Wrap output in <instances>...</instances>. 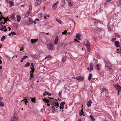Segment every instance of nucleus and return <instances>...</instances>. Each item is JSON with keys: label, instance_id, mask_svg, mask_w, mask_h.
Masks as SVG:
<instances>
[{"label": "nucleus", "instance_id": "1", "mask_svg": "<svg viewBox=\"0 0 121 121\" xmlns=\"http://www.w3.org/2000/svg\"><path fill=\"white\" fill-rule=\"evenodd\" d=\"M48 100V101H47V103H52V105H54V106H57L56 108L59 107V105L57 104V101L56 99H54L53 98H52Z\"/></svg>", "mask_w": 121, "mask_h": 121}, {"label": "nucleus", "instance_id": "2", "mask_svg": "<svg viewBox=\"0 0 121 121\" xmlns=\"http://www.w3.org/2000/svg\"><path fill=\"white\" fill-rule=\"evenodd\" d=\"M84 43L86 47L88 52H90V45L88 40L86 39H85L84 41Z\"/></svg>", "mask_w": 121, "mask_h": 121}, {"label": "nucleus", "instance_id": "3", "mask_svg": "<svg viewBox=\"0 0 121 121\" xmlns=\"http://www.w3.org/2000/svg\"><path fill=\"white\" fill-rule=\"evenodd\" d=\"M47 47L51 50H54V47L53 44L51 43L47 44Z\"/></svg>", "mask_w": 121, "mask_h": 121}, {"label": "nucleus", "instance_id": "4", "mask_svg": "<svg viewBox=\"0 0 121 121\" xmlns=\"http://www.w3.org/2000/svg\"><path fill=\"white\" fill-rule=\"evenodd\" d=\"M114 87L117 90H119L118 92L117 95H119V93L121 91V87L118 84H116L114 85Z\"/></svg>", "mask_w": 121, "mask_h": 121}, {"label": "nucleus", "instance_id": "5", "mask_svg": "<svg viewBox=\"0 0 121 121\" xmlns=\"http://www.w3.org/2000/svg\"><path fill=\"white\" fill-rule=\"evenodd\" d=\"M105 67L106 68H107L110 69H112V66L109 63L106 62L105 63Z\"/></svg>", "mask_w": 121, "mask_h": 121}, {"label": "nucleus", "instance_id": "6", "mask_svg": "<svg viewBox=\"0 0 121 121\" xmlns=\"http://www.w3.org/2000/svg\"><path fill=\"white\" fill-rule=\"evenodd\" d=\"M59 1H57L54 4L52 7L53 9L55 10L56 8L57 7V5L59 3Z\"/></svg>", "mask_w": 121, "mask_h": 121}, {"label": "nucleus", "instance_id": "7", "mask_svg": "<svg viewBox=\"0 0 121 121\" xmlns=\"http://www.w3.org/2000/svg\"><path fill=\"white\" fill-rule=\"evenodd\" d=\"M42 1L41 0H36L35 3V5L36 6H38L40 4Z\"/></svg>", "mask_w": 121, "mask_h": 121}, {"label": "nucleus", "instance_id": "8", "mask_svg": "<svg viewBox=\"0 0 121 121\" xmlns=\"http://www.w3.org/2000/svg\"><path fill=\"white\" fill-rule=\"evenodd\" d=\"M76 79L79 81H82L84 79V78L83 77L81 76L77 77L76 78Z\"/></svg>", "mask_w": 121, "mask_h": 121}, {"label": "nucleus", "instance_id": "9", "mask_svg": "<svg viewBox=\"0 0 121 121\" xmlns=\"http://www.w3.org/2000/svg\"><path fill=\"white\" fill-rule=\"evenodd\" d=\"M65 104V102H62L60 104V107H59V108L60 109V110H61V108H63V106Z\"/></svg>", "mask_w": 121, "mask_h": 121}, {"label": "nucleus", "instance_id": "10", "mask_svg": "<svg viewBox=\"0 0 121 121\" xmlns=\"http://www.w3.org/2000/svg\"><path fill=\"white\" fill-rule=\"evenodd\" d=\"M46 95H47L49 96H50L51 95V94L50 93H49L46 91H45L44 92V93L43 94V96H45Z\"/></svg>", "mask_w": 121, "mask_h": 121}, {"label": "nucleus", "instance_id": "11", "mask_svg": "<svg viewBox=\"0 0 121 121\" xmlns=\"http://www.w3.org/2000/svg\"><path fill=\"white\" fill-rule=\"evenodd\" d=\"M81 36V35L79 34H77L76 36L75 37L76 38L79 40H80V37Z\"/></svg>", "mask_w": 121, "mask_h": 121}, {"label": "nucleus", "instance_id": "12", "mask_svg": "<svg viewBox=\"0 0 121 121\" xmlns=\"http://www.w3.org/2000/svg\"><path fill=\"white\" fill-rule=\"evenodd\" d=\"M90 68V70L89 72H90L91 70H92L93 69V67L92 64V63H90L89 64Z\"/></svg>", "mask_w": 121, "mask_h": 121}, {"label": "nucleus", "instance_id": "13", "mask_svg": "<svg viewBox=\"0 0 121 121\" xmlns=\"http://www.w3.org/2000/svg\"><path fill=\"white\" fill-rule=\"evenodd\" d=\"M8 3L9 4L10 7L14 5V3L12 1H9Z\"/></svg>", "mask_w": 121, "mask_h": 121}, {"label": "nucleus", "instance_id": "14", "mask_svg": "<svg viewBox=\"0 0 121 121\" xmlns=\"http://www.w3.org/2000/svg\"><path fill=\"white\" fill-rule=\"evenodd\" d=\"M62 58L61 61L62 62H64L66 60V56H62Z\"/></svg>", "mask_w": 121, "mask_h": 121}, {"label": "nucleus", "instance_id": "15", "mask_svg": "<svg viewBox=\"0 0 121 121\" xmlns=\"http://www.w3.org/2000/svg\"><path fill=\"white\" fill-rule=\"evenodd\" d=\"M31 10H30V9H29V11H27V12L26 13V14L25 15V16L26 17L28 16L29 14L31 12Z\"/></svg>", "mask_w": 121, "mask_h": 121}, {"label": "nucleus", "instance_id": "16", "mask_svg": "<svg viewBox=\"0 0 121 121\" xmlns=\"http://www.w3.org/2000/svg\"><path fill=\"white\" fill-rule=\"evenodd\" d=\"M29 9L30 10H32V4L31 2H29Z\"/></svg>", "mask_w": 121, "mask_h": 121}, {"label": "nucleus", "instance_id": "17", "mask_svg": "<svg viewBox=\"0 0 121 121\" xmlns=\"http://www.w3.org/2000/svg\"><path fill=\"white\" fill-rule=\"evenodd\" d=\"M100 65H98V64H97V65H96L95 68L97 70H98V71H100Z\"/></svg>", "mask_w": 121, "mask_h": 121}, {"label": "nucleus", "instance_id": "18", "mask_svg": "<svg viewBox=\"0 0 121 121\" xmlns=\"http://www.w3.org/2000/svg\"><path fill=\"white\" fill-rule=\"evenodd\" d=\"M114 44L117 47H118L119 46V42L118 41H116L114 43Z\"/></svg>", "mask_w": 121, "mask_h": 121}, {"label": "nucleus", "instance_id": "19", "mask_svg": "<svg viewBox=\"0 0 121 121\" xmlns=\"http://www.w3.org/2000/svg\"><path fill=\"white\" fill-rule=\"evenodd\" d=\"M92 102L91 100L88 101L87 103V105L88 107L91 106Z\"/></svg>", "mask_w": 121, "mask_h": 121}, {"label": "nucleus", "instance_id": "20", "mask_svg": "<svg viewBox=\"0 0 121 121\" xmlns=\"http://www.w3.org/2000/svg\"><path fill=\"white\" fill-rule=\"evenodd\" d=\"M17 21L18 22H19L21 19V16H20L17 15Z\"/></svg>", "mask_w": 121, "mask_h": 121}, {"label": "nucleus", "instance_id": "21", "mask_svg": "<svg viewBox=\"0 0 121 121\" xmlns=\"http://www.w3.org/2000/svg\"><path fill=\"white\" fill-rule=\"evenodd\" d=\"M10 17L12 18V19L14 20L15 18V14H13L11 15Z\"/></svg>", "mask_w": 121, "mask_h": 121}, {"label": "nucleus", "instance_id": "22", "mask_svg": "<svg viewBox=\"0 0 121 121\" xmlns=\"http://www.w3.org/2000/svg\"><path fill=\"white\" fill-rule=\"evenodd\" d=\"M84 112H83V110L82 109H81V110L79 112V115H83L84 116Z\"/></svg>", "mask_w": 121, "mask_h": 121}, {"label": "nucleus", "instance_id": "23", "mask_svg": "<svg viewBox=\"0 0 121 121\" xmlns=\"http://www.w3.org/2000/svg\"><path fill=\"white\" fill-rule=\"evenodd\" d=\"M58 40V38L56 37L54 41V44H56L57 43V42Z\"/></svg>", "mask_w": 121, "mask_h": 121}, {"label": "nucleus", "instance_id": "24", "mask_svg": "<svg viewBox=\"0 0 121 121\" xmlns=\"http://www.w3.org/2000/svg\"><path fill=\"white\" fill-rule=\"evenodd\" d=\"M24 99H25L26 100H28L29 101L31 99V98L29 97H24Z\"/></svg>", "mask_w": 121, "mask_h": 121}, {"label": "nucleus", "instance_id": "25", "mask_svg": "<svg viewBox=\"0 0 121 121\" xmlns=\"http://www.w3.org/2000/svg\"><path fill=\"white\" fill-rule=\"evenodd\" d=\"M98 22L100 24H101L102 23V22H101L99 20H96V21L94 22V23L95 24H98Z\"/></svg>", "mask_w": 121, "mask_h": 121}, {"label": "nucleus", "instance_id": "26", "mask_svg": "<svg viewBox=\"0 0 121 121\" xmlns=\"http://www.w3.org/2000/svg\"><path fill=\"white\" fill-rule=\"evenodd\" d=\"M92 74L91 73H90L89 74L88 77V79L89 81L91 80V79L92 77Z\"/></svg>", "mask_w": 121, "mask_h": 121}, {"label": "nucleus", "instance_id": "27", "mask_svg": "<svg viewBox=\"0 0 121 121\" xmlns=\"http://www.w3.org/2000/svg\"><path fill=\"white\" fill-rule=\"evenodd\" d=\"M102 91H105L106 93H107L108 92L106 88H103L102 89Z\"/></svg>", "mask_w": 121, "mask_h": 121}, {"label": "nucleus", "instance_id": "28", "mask_svg": "<svg viewBox=\"0 0 121 121\" xmlns=\"http://www.w3.org/2000/svg\"><path fill=\"white\" fill-rule=\"evenodd\" d=\"M30 63L29 62H27L25 65L24 67H27L28 66L30 65Z\"/></svg>", "mask_w": 121, "mask_h": 121}, {"label": "nucleus", "instance_id": "29", "mask_svg": "<svg viewBox=\"0 0 121 121\" xmlns=\"http://www.w3.org/2000/svg\"><path fill=\"white\" fill-rule=\"evenodd\" d=\"M90 117L92 121H95V119L92 115H90Z\"/></svg>", "mask_w": 121, "mask_h": 121}, {"label": "nucleus", "instance_id": "30", "mask_svg": "<svg viewBox=\"0 0 121 121\" xmlns=\"http://www.w3.org/2000/svg\"><path fill=\"white\" fill-rule=\"evenodd\" d=\"M56 20L60 24L61 22V20L59 19L58 18H56Z\"/></svg>", "mask_w": 121, "mask_h": 121}, {"label": "nucleus", "instance_id": "31", "mask_svg": "<svg viewBox=\"0 0 121 121\" xmlns=\"http://www.w3.org/2000/svg\"><path fill=\"white\" fill-rule=\"evenodd\" d=\"M68 4L69 7H72L73 6V5L71 2H69L68 3Z\"/></svg>", "mask_w": 121, "mask_h": 121}, {"label": "nucleus", "instance_id": "32", "mask_svg": "<svg viewBox=\"0 0 121 121\" xmlns=\"http://www.w3.org/2000/svg\"><path fill=\"white\" fill-rule=\"evenodd\" d=\"M4 27V32L6 31H7V28H6V27L5 26H3Z\"/></svg>", "mask_w": 121, "mask_h": 121}, {"label": "nucleus", "instance_id": "33", "mask_svg": "<svg viewBox=\"0 0 121 121\" xmlns=\"http://www.w3.org/2000/svg\"><path fill=\"white\" fill-rule=\"evenodd\" d=\"M5 36H2V37L1 38V40L2 41H4V40L5 39Z\"/></svg>", "mask_w": 121, "mask_h": 121}, {"label": "nucleus", "instance_id": "34", "mask_svg": "<svg viewBox=\"0 0 121 121\" xmlns=\"http://www.w3.org/2000/svg\"><path fill=\"white\" fill-rule=\"evenodd\" d=\"M31 42L32 44H33L34 43H35L36 41L35 39L34 40L31 39Z\"/></svg>", "mask_w": 121, "mask_h": 121}, {"label": "nucleus", "instance_id": "35", "mask_svg": "<svg viewBox=\"0 0 121 121\" xmlns=\"http://www.w3.org/2000/svg\"><path fill=\"white\" fill-rule=\"evenodd\" d=\"M4 105V104L2 102H0V106H3Z\"/></svg>", "mask_w": 121, "mask_h": 121}, {"label": "nucleus", "instance_id": "36", "mask_svg": "<svg viewBox=\"0 0 121 121\" xmlns=\"http://www.w3.org/2000/svg\"><path fill=\"white\" fill-rule=\"evenodd\" d=\"M0 26H1V28L0 29V30H1V31H2L3 30V29H4V27H3V26L2 25V24H1L0 25Z\"/></svg>", "mask_w": 121, "mask_h": 121}, {"label": "nucleus", "instance_id": "37", "mask_svg": "<svg viewBox=\"0 0 121 121\" xmlns=\"http://www.w3.org/2000/svg\"><path fill=\"white\" fill-rule=\"evenodd\" d=\"M24 100H25V102L24 103H25V104L26 106L27 105L26 103H28V101L26 100L25 99H24Z\"/></svg>", "mask_w": 121, "mask_h": 121}, {"label": "nucleus", "instance_id": "38", "mask_svg": "<svg viewBox=\"0 0 121 121\" xmlns=\"http://www.w3.org/2000/svg\"><path fill=\"white\" fill-rule=\"evenodd\" d=\"M31 101L32 102H33L34 103H35V102H34V101H35V99L34 98H31Z\"/></svg>", "mask_w": 121, "mask_h": 121}, {"label": "nucleus", "instance_id": "39", "mask_svg": "<svg viewBox=\"0 0 121 121\" xmlns=\"http://www.w3.org/2000/svg\"><path fill=\"white\" fill-rule=\"evenodd\" d=\"M28 58V56H24L22 58V60H24L26 58Z\"/></svg>", "mask_w": 121, "mask_h": 121}, {"label": "nucleus", "instance_id": "40", "mask_svg": "<svg viewBox=\"0 0 121 121\" xmlns=\"http://www.w3.org/2000/svg\"><path fill=\"white\" fill-rule=\"evenodd\" d=\"M2 18H3L4 19V20H5V18L4 17H3L2 15H1L0 16V21H1V19H2Z\"/></svg>", "mask_w": 121, "mask_h": 121}, {"label": "nucleus", "instance_id": "41", "mask_svg": "<svg viewBox=\"0 0 121 121\" xmlns=\"http://www.w3.org/2000/svg\"><path fill=\"white\" fill-rule=\"evenodd\" d=\"M30 69H31V71L30 72V73H31V74H32L34 72V69H31V68H30Z\"/></svg>", "mask_w": 121, "mask_h": 121}, {"label": "nucleus", "instance_id": "42", "mask_svg": "<svg viewBox=\"0 0 121 121\" xmlns=\"http://www.w3.org/2000/svg\"><path fill=\"white\" fill-rule=\"evenodd\" d=\"M116 40V39L115 38H113L111 40V41L112 42H113L115 41Z\"/></svg>", "mask_w": 121, "mask_h": 121}, {"label": "nucleus", "instance_id": "43", "mask_svg": "<svg viewBox=\"0 0 121 121\" xmlns=\"http://www.w3.org/2000/svg\"><path fill=\"white\" fill-rule=\"evenodd\" d=\"M31 67L32 68H31L32 69H34V66L33 64V63H31Z\"/></svg>", "mask_w": 121, "mask_h": 121}, {"label": "nucleus", "instance_id": "44", "mask_svg": "<svg viewBox=\"0 0 121 121\" xmlns=\"http://www.w3.org/2000/svg\"><path fill=\"white\" fill-rule=\"evenodd\" d=\"M62 91H60L59 93V97H60Z\"/></svg>", "mask_w": 121, "mask_h": 121}, {"label": "nucleus", "instance_id": "45", "mask_svg": "<svg viewBox=\"0 0 121 121\" xmlns=\"http://www.w3.org/2000/svg\"><path fill=\"white\" fill-rule=\"evenodd\" d=\"M67 31L65 30L64 31V32H62V34L63 35H64L66 34V33H67Z\"/></svg>", "mask_w": 121, "mask_h": 121}, {"label": "nucleus", "instance_id": "46", "mask_svg": "<svg viewBox=\"0 0 121 121\" xmlns=\"http://www.w3.org/2000/svg\"><path fill=\"white\" fill-rule=\"evenodd\" d=\"M11 34H12V35H15L16 34V33L12 31V32H11Z\"/></svg>", "mask_w": 121, "mask_h": 121}, {"label": "nucleus", "instance_id": "47", "mask_svg": "<svg viewBox=\"0 0 121 121\" xmlns=\"http://www.w3.org/2000/svg\"><path fill=\"white\" fill-rule=\"evenodd\" d=\"M119 49H117V50L118 51H119ZM119 53H120L121 54V47L120 48V50H119Z\"/></svg>", "mask_w": 121, "mask_h": 121}, {"label": "nucleus", "instance_id": "48", "mask_svg": "<svg viewBox=\"0 0 121 121\" xmlns=\"http://www.w3.org/2000/svg\"><path fill=\"white\" fill-rule=\"evenodd\" d=\"M52 112L54 113L55 112V111L56 110H55V109H52Z\"/></svg>", "mask_w": 121, "mask_h": 121}, {"label": "nucleus", "instance_id": "49", "mask_svg": "<svg viewBox=\"0 0 121 121\" xmlns=\"http://www.w3.org/2000/svg\"><path fill=\"white\" fill-rule=\"evenodd\" d=\"M29 21H30V23H32L33 22V21H32V20H31L30 19Z\"/></svg>", "mask_w": 121, "mask_h": 121}, {"label": "nucleus", "instance_id": "50", "mask_svg": "<svg viewBox=\"0 0 121 121\" xmlns=\"http://www.w3.org/2000/svg\"><path fill=\"white\" fill-rule=\"evenodd\" d=\"M48 100H47V99H44L43 100V101H46V100L47 101H48Z\"/></svg>", "mask_w": 121, "mask_h": 121}, {"label": "nucleus", "instance_id": "51", "mask_svg": "<svg viewBox=\"0 0 121 121\" xmlns=\"http://www.w3.org/2000/svg\"><path fill=\"white\" fill-rule=\"evenodd\" d=\"M20 6L21 7L24 8V4H23V5H21Z\"/></svg>", "mask_w": 121, "mask_h": 121}, {"label": "nucleus", "instance_id": "52", "mask_svg": "<svg viewBox=\"0 0 121 121\" xmlns=\"http://www.w3.org/2000/svg\"><path fill=\"white\" fill-rule=\"evenodd\" d=\"M108 30H109V31H111L112 30V29L111 28V27H109V28L108 27Z\"/></svg>", "mask_w": 121, "mask_h": 121}, {"label": "nucleus", "instance_id": "53", "mask_svg": "<svg viewBox=\"0 0 121 121\" xmlns=\"http://www.w3.org/2000/svg\"><path fill=\"white\" fill-rule=\"evenodd\" d=\"M74 41L75 42H79V41L77 40L76 39H74Z\"/></svg>", "mask_w": 121, "mask_h": 121}, {"label": "nucleus", "instance_id": "54", "mask_svg": "<svg viewBox=\"0 0 121 121\" xmlns=\"http://www.w3.org/2000/svg\"><path fill=\"white\" fill-rule=\"evenodd\" d=\"M92 27H91V28H92V29H93V28H94V27H95V28H96V29H97V27H95V26H92Z\"/></svg>", "mask_w": 121, "mask_h": 121}, {"label": "nucleus", "instance_id": "55", "mask_svg": "<svg viewBox=\"0 0 121 121\" xmlns=\"http://www.w3.org/2000/svg\"><path fill=\"white\" fill-rule=\"evenodd\" d=\"M35 21H38L39 20V19L38 18H36L35 20Z\"/></svg>", "mask_w": 121, "mask_h": 121}, {"label": "nucleus", "instance_id": "56", "mask_svg": "<svg viewBox=\"0 0 121 121\" xmlns=\"http://www.w3.org/2000/svg\"><path fill=\"white\" fill-rule=\"evenodd\" d=\"M24 102H25V100H24V99H23V100H22V101H21V103H22V102L24 103Z\"/></svg>", "mask_w": 121, "mask_h": 121}, {"label": "nucleus", "instance_id": "57", "mask_svg": "<svg viewBox=\"0 0 121 121\" xmlns=\"http://www.w3.org/2000/svg\"><path fill=\"white\" fill-rule=\"evenodd\" d=\"M32 76H33V75H32V74H31L30 75V76L31 77L30 79H31V78H32Z\"/></svg>", "mask_w": 121, "mask_h": 121}, {"label": "nucleus", "instance_id": "58", "mask_svg": "<svg viewBox=\"0 0 121 121\" xmlns=\"http://www.w3.org/2000/svg\"><path fill=\"white\" fill-rule=\"evenodd\" d=\"M54 106H52V107H51V108L52 109H55L54 108Z\"/></svg>", "mask_w": 121, "mask_h": 121}, {"label": "nucleus", "instance_id": "59", "mask_svg": "<svg viewBox=\"0 0 121 121\" xmlns=\"http://www.w3.org/2000/svg\"><path fill=\"white\" fill-rule=\"evenodd\" d=\"M12 34H11V33H9V34L8 35L9 36H10Z\"/></svg>", "mask_w": 121, "mask_h": 121}, {"label": "nucleus", "instance_id": "60", "mask_svg": "<svg viewBox=\"0 0 121 121\" xmlns=\"http://www.w3.org/2000/svg\"><path fill=\"white\" fill-rule=\"evenodd\" d=\"M44 19H45V20H46V16H44Z\"/></svg>", "mask_w": 121, "mask_h": 121}, {"label": "nucleus", "instance_id": "61", "mask_svg": "<svg viewBox=\"0 0 121 121\" xmlns=\"http://www.w3.org/2000/svg\"><path fill=\"white\" fill-rule=\"evenodd\" d=\"M36 21H35H35H34V23L35 24L36 23Z\"/></svg>", "mask_w": 121, "mask_h": 121}, {"label": "nucleus", "instance_id": "62", "mask_svg": "<svg viewBox=\"0 0 121 121\" xmlns=\"http://www.w3.org/2000/svg\"><path fill=\"white\" fill-rule=\"evenodd\" d=\"M2 66H0V69H2Z\"/></svg>", "mask_w": 121, "mask_h": 121}, {"label": "nucleus", "instance_id": "63", "mask_svg": "<svg viewBox=\"0 0 121 121\" xmlns=\"http://www.w3.org/2000/svg\"><path fill=\"white\" fill-rule=\"evenodd\" d=\"M107 2H110L111 0H106Z\"/></svg>", "mask_w": 121, "mask_h": 121}, {"label": "nucleus", "instance_id": "64", "mask_svg": "<svg viewBox=\"0 0 121 121\" xmlns=\"http://www.w3.org/2000/svg\"><path fill=\"white\" fill-rule=\"evenodd\" d=\"M51 57V56H47V57H45V58H46L47 57H48L49 58H50Z\"/></svg>", "mask_w": 121, "mask_h": 121}]
</instances>
